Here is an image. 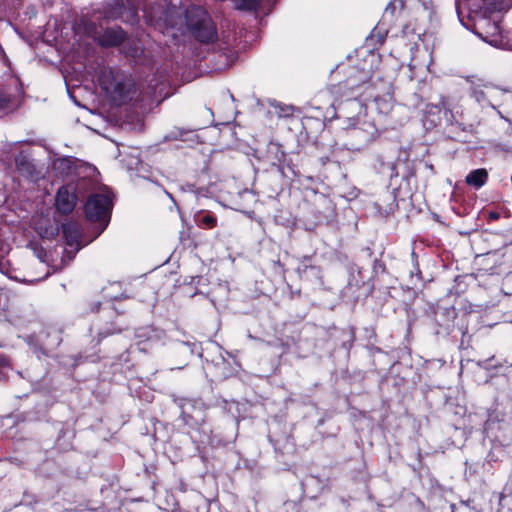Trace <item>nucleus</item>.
Segmentation results:
<instances>
[{
  "mask_svg": "<svg viewBox=\"0 0 512 512\" xmlns=\"http://www.w3.org/2000/svg\"><path fill=\"white\" fill-rule=\"evenodd\" d=\"M189 32L200 42H212L217 37L216 26L207 11L201 6H190L185 12Z\"/></svg>",
  "mask_w": 512,
  "mask_h": 512,
  "instance_id": "obj_1",
  "label": "nucleus"
},
{
  "mask_svg": "<svg viewBox=\"0 0 512 512\" xmlns=\"http://www.w3.org/2000/svg\"><path fill=\"white\" fill-rule=\"evenodd\" d=\"M147 21L162 28L175 27L181 18V10L168 0H155L144 9Z\"/></svg>",
  "mask_w": 512,
  "mask_h": 512,
  "instance_id": "obj_2",
  "label": "nucleus"
},
{
  "mask_svg": "<svg viewBox=\"0 0 512 512\" xmlns=\"http://www.w3.org/2000/svg\"><path fill=\"white\" fill-rule=\"evenodd\" d=\"M99 83L101 88L115 101H123L134 86L132 79L128 75L112 68H103L101 70Z\"/></svg>",
  "mask_w": 512,
  "mask_h": 512,
  "instance_id": "obj_3",
  "label": "nucleus"
},
{
  "mask_svg": "<svg viewBox=\"0 0 512 512\" xmlns=\"http://www.w3.org/2000/svg\"><path fill=\"white\" fill-rule=\"evenodd\" d=\"M111 207L112 200L108 194L96 193L88 198L85 213L90 220L103 221L107 224Z\"/></svg>",
  "mask_w": 512,
  "mask_h": 512,
  "instance_id": "obj_4",
  "label": "nucleus"
},
{
  "mask_svg": "<svg viewBox=\"0 0 512 512\" xmlns=\"http://www.w3.org/2000/svg\"><path fill=\"white\" fill-rule=\"evenodd\" d=\"M77 202V196L75 194V189L72 186H62L59 188L55 205L57 210L62 214H69L73 211Z\"/></svg>",
  "mask_w": 512,
  "mask_h": 512,
  "instance_id": "obj_5",
  "label": "nucleus"
},
{
  "mask_svg": "<svg viewBox=\"0 0 512 512\" xmlns=\"http://www.w3.org/2000/svg\"><path fill=\"white\" fill-rule=\"evenodd\" d=\"M182 419L189 426H197L203 422L202 407L197 406L195 402L189 401L182 406Z\"/></svg>",
  "mask_w": 512,
  "mask_h": 512,
  "instance_id": "obj_6",
  "label": "nucleus"
},
{
  "mask_svg": "<svg viewBox=\"0 0 512 512\" xmlns=\"http://www.w3.org/2000/svg\"><path fill=\"white\" fill-rule=\"evenodd\" d=\"M124 38L125 32L120 27L110 28L98 36V42L104 47L118 46L124 41Z\"/></svg>",
  "mask_w": 512,
  "mask_h": 512,
  "instance_id": "obj_7",
  "label": "nucleus"
},
{
  "mask_svg": "<svg viewBox=\"0 0 512 512\" xmlns=\"http://www.w3.org/2000/svg\"><path fill=\"white\" fill-rule=\"evenodd\" d=\"M63 236L66 240L67 245L77 249L79 248V242L82 235V230L77 222H67L62 226Z\"/></svg>",
  "mask_w": 512,
  "mask_h": 512,
  "instance_id": "obj_8",
  "label": "nucleus"
},
{
  "mask_svg": "<svg viewBox=\"0 0 512 512\" xmlns=\"http://www.w3.org/2000/svg\"><path fill=\"white\" fill-rule=\"evenodd\" d=\"M487 180L488 172L484 168L475 169L466 176V183L477 189L485 185Z\"/></svg>",
  "mask_w": 512,
  "mask_h": 512,
  "instance_id": "obj_9",
  "label": "nucleus"
},
{
  "mask_svg": "<svg viewBox=\"0 0 512 512\" xmlns=\"http://www.w3.org/2000/svg\"><path fill=\"white\" fill-rule=\"evenodd\" d=\"M15 163H16L17 169L21 173H23L31 178H37V175H35V166H34L33 162L30 159H28L25 155L19 154L15 158Z\"/></svg>",
  "mask_w": 512,
  "mask_h": 512,
  "instance_id": "obj_10",
  "label": "nucleus"
},
{
  "mask_svg": "<svg viewBox=\"0 0 512 512\" xmlns=\"http://www.w3.org/2000/svg\"><path fill=\"white\" fill-rule=\"evenodd\" d=\"M49 222V220H47ZM36 230L42 238L53 239L59 233V227L55 224L48 223L46 221H40L36 223Z\"/></svg>",
  "mask_w": 512,
  "mask_h": 512,
  "instance_id": "obj_11",
  "label": "nucleus"
},
{
  "mask_svg": "<svg viewBox=\"0 0 512 512\" xmlns=\"http://www.w3.org/2000/svg\"><path fill=\"white\" fill-rule=\"evenodd\" d=\"M238 10L255 11L261 4V0H234Z\"/></svg>",
  "mask_w": 512,
  "mask_h": 512,
  "instance_id": "obj_12",
  "label": "nucleus"
},
{
  "mask_svg": "<svg viewBox=\"0 0 512 512\" xmlns=\"http://www.w3.org/2000/svg\"><path fill=\"white\" fill-rule=\"evenodd\" d=\"M217 224V219L212 216V215H204L200 220H199V226L202 227V228H206V229H211L213 227H215Z\"/></svg>",
  "mask_w": 512,
  "mask_h": 512,
  "instance_id": "obj_13",
  "label": "nucleus"
},
{
  "mask_svg": "<svg viewBox=\"0 0 512 512\" xmlns=\"http://www.w3.org/2000/svg\"><path fill=\"white\" fill-rule=\"evenodd\" d=\"M9 367V359L4 355H0V379L3 376L2 370L8 369Z\"/></svg>",
  "mask_w": 512,
  "mask_h": 512,
  "instance_id": "obj_14",
  "label": "nucleus"
},
{
  "mask_svg": "<svg viewBox=\"0 0 512 512\" xmlns=\"http://www.w3.org/2000/svg\"><path fill=\"white\" fill-rule=\"evenodd\" d=\"M9 103L10 98L5 94L0 93V109L6 108L9 105Z\"/></svg>",
  "mask_w": 512,
  "mask_h": 512,
  "instance_id": "obj_15",
  "label": "nucleus"
},
{
  "mask_svg": "<svg viewBox=\"0 0 512 512\" xmlns=\"http://www.w3.org/2000/svg\"><path fill=\"white\" fill-rule=\"evenodd\" d=\"M68 163L69 161L66 160V159H62V160H59L55 163L56 166H59V167H62V166H67L68 167Z\"/></svg>",
  "mask_w": 512,
  "mask_h": 512,
  "instance_id": "obj_16",
  "label": "nucleus"
},
{
  "mask_svg": "<svg viewBox=\"0 0 512 512\" xmlns=\"http://www.w3.org/2000/svg\"><path fill=\"white\" fill-rule=\"evenodd\" d=\"M141 53V49L140 48H134L129 54L132 56V57H137L139 56Z\"/></svg>",
  "mask_w": 512,
  "mask_h": 512,
  "instance_id": "obj_17",
  "label": "nucleus"
},
{
  "mask_svg": "<svg viewBox=\"0 0 512 512\" xmlns=\"http://www.w3.org/2000/svg\"><path fill=\"white\" fill-rule=\"evenodd\" d=\"M482 95H483V92H480V95H479V97H477V100H480V98H482Z\"/></svg>",
  "mask_w": 512,
  "mask_h": 512,
  "instance_id": "obj_18",
  "label": "nucleus"
},
{
  "mask_svg": "<svg viewBox=\"0 0 512 512\" xmlns=\"http://www.w3.org/2000/svg\"><path fill=\"white\" fill-rule=\"evenodd\" d=\"M482 95H483V92H480V95H479V97H477V100H480V98H482Z\"/></svg>",
  "mask_w": 512,
  "mask_h": 512,
  "instance_id": "obj_19",
  "label": "nucleus"
},
{
  "mask_svg": "<svg viewBox=\"0 0 512 512\" xmlns=\"http://www.w3.org/2000/svg\"><path fill=\"white\" fill-rule=\"evenodd\" d=\"M482 95H483V92H480V95H479V97H477V100H480V98H482Z\"/></svg>",
  "mask_w": 512,
  "mask_h": 512,
  "instance_id": "obj_20",
  "label": "nucleus"
},
{
  "mask_svg": "<svg viewBox=\"0 0 512 512\" xmlns=\"http://www.w3.org/2000/svg\"><path fill=\"white\" fill-rule=\"evenodd\" d=\"M47 276H48V272H46L42 278H46Z\"/></svg>",
  "mask_w": 512,
  "mask_h": 512,
  "instance_id": "obj_21",
  "label": "nucleus"
}]
</instances>
